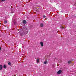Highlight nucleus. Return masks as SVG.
<instances>
[{"instance_id": "obj_13", "label": "nucleus", "mask_w": 76, "mask_h": 76, "mask_svg": "<svg viewBox=\"0 0 76 76\" xmlns=\"http://www.w3.org/2000/svg\"><path fill=\"white\" fill-rule=\"evenodd\" d=\"M62 28L61 29H64V27L63 26H61Z\"/></svg>"}, {"instance_id": "obj_16", "label": "nucleus", "mask_w": 76, "mask_h": 76, "mask_svg": "<svg viewBox=\"0 0 76 76\" xmlns=\"http://www.w3.org/2000/svg\"><path fill=\"white\" fill-rule=\"evenodd\" d=\"M1 1H5L6 0H1Z\"/></svg>"}, {"instance_id": "obj_8", "label": "nucleus", "mask_w": 76, "mask_h": 76, "mask_svg": "<svg viewBox=\"0 0 76 76\" xmlns=\"http://www.w3.org/2000/svg\"><path fill=\"white\" fill-rule=\"evenodd\" d=\"M3 67L4 69H6V65H4Z\"/></svg>"}, {"instance_id": "obj_9", "label": "nucleus", "mask_w": 76, "mask_h": 76, "mask_svg": "<svg viewBox=\"0 0 76 76\" xmlns=\"http://www.w3.org/2000/svg\"><path fill=\"white\" fill-rule=\"evenodd\" d=\"M39 59H37V63H39Z\"/></svg>"}, {"instance_id": "obj_2", "label": "nucleus", "mask_w": 76, "mask_h": 76, "mask_svg": "<svg viewBox=\"0 0 76 76\" xmlns=\"http://www.w3.org/2000/svg\"><path fill=\"white\" fill-rule=\"evenodd\" d=\"M62 72V71L61 70H59L57 72V74L59 75V74H60Z\"/></svg>"}, {"instance_id": "obj_11", "label": "nucleus", "mask_w": 76, "mask_h": 76, "mask_svg": "<svg viewBox=\"0 0 76 76\" xmlns=\"http://www.w3.org/2000/svg\"><path fill=\"white\" fill-rule=\"evenodd\" d=\"M4 23H7V21H6V20L4 21Z\"/></svg>"}, {"instance_id": "obj_6", "label": "nucleus", "mask_w": 76, "mask_h": 76, "mask_svg": "<svg viewBox=\"0 0 76 76\" xmlns=\"http://www.w3.org/2000/svg\"><path fill=\"white\" fill-rule=\"evenodd\" d=\"M40 26L41 27H43V26H44V24L42 23H41L40 24Z\"/></svg>"}, {"instance_id": "obj_5", "label": "nucleus", "mask_w": 76, "mask_h": 76, "mask_svg": "<svg viewBox=\"0 0 76 76\" xmlns=\"http://www.w3.org/2000/svg\"><path fill=\"white\" fill-rule=\"evenodd\" d=\"M47 63H48V62L47 61H44V64H47Z\"/></svg>"}, {"instance_id": "obj_15", "label": "nucleus", "mask_w": 76, "mask_h": 76, "mask_svg": "<svg viewBox=\"0 0 76 76\" xmlns=\"http://www.w3.org/2000/svg\"><path fill=\"white\" fill-rule=\"evenodd\" d=\"M1 48L0 47V50H1Z\"/></svg>"}, {"instance_id": "obj_12", "label": "nucleus", "mask_w": 76, "mask_h": 76, "mask_svg": "<svg viewBox=\"0 0 76 76\" xmlns=\"http://www.w3.org/2000/svg\"><path fill=\"white\" fill-rule=\"evenodd\" d=\"M8 64L9 65H11V63H10V62H9Z\"/></svg>"}, {"instance_id": "obj_10", "label": "nucleus", "mask_w": 76, "mask_h": 76, "mask_svg": "<svg viewBox=\"0 0 76 76\" xmlns=\"http://www.w3.org/2000/svg\"><path fill=\"white\" fill-rule=\"evenodd\" d=\"M70 63H71V61H68V64H70Z\"/></svg>"}, {"instance_id": "obj_1", "label": "nucleus", "mask_w": 76, "mask_h": 76, "mask_svg": "<svg viewBox=\"0 0 76 76\" xmlns=\"http://www.w3.org/2000/svg\"><path fill=\"white\" fill-rule=\"evenodd\" d=\"M23 35L27 34L28 31L26 29V28H23Z\"/></svg>"}, {"instance_id": "obj_7", "label": "nucleus", "mask_w": 76, "mask_h": 76, "mask_svg": "<svg viewBox=\"0 0 76 76\" xmlns=\"http://www.w3.org/2000/svg\"><path fill=\"white\" fill-rule=\"evenodd\" d=\"M23 23L25 24L26 23V21L25 20H23Z\"/></svg>"}, {"instance_id": "obj_3", "label": "nucleus", "mask_w": 76, "mask_h": 76, "mask_svg": "<svg viewBox=\"0 0 76 76\" xmlns=\"http://www.w3.org/2000/svg\"><path fill=\"white\" fill-rule=\"evenodd\" d=\"M41 46L42 47H43L44 46V43H43V42H40Z\"/></svg>"}, {"instance_id": "obj_4", "label": "nucleus", "mask_w": 76, "mask_h": 76, "mask_svg": "<svg viewBox=\"0 0 76 76\" xmlns=\"http://www.w3.org/2000/svg\"><path fill=\"white\" fill-rule=\"evenodd\" d=\"M3 69V66L1 65H0V70H1Z\"/></svg>"}, {"instance_id": "obj_14", "label": "nucleus", "mask_w": 76, "mask_h": 76, "mask_svg": "<svg viewBox=\"0 0 76 76\" xmlns=\"http://www.w3.org/2000/svg\"><path fill=\"white\" fill-rule=\"evenodd\" d=\"M46 17V16L45 15H44L43 16V18H45Z\"/></svg>"}]
</instances>
